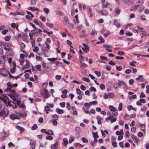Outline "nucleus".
Listing matches in <instances>:
<instances>
[{"label":"nucleus","mask_w":149,"mask_h":149,"mask_svg":"<svg viewBox=\"0 0 149 149\" xmlns=\"http://www.w3.org/2000/svg\"><path fill=\"white\" fill-rule=\"evenodd\" d=\"M43 92L41 93V95L45 98L47 99L49 96V93L48 91L45 88H42Z\"/></svg>","instance_id":"nucleus-1"},{"label":"nucleus","mask_w":149,"mask_h":149,"mask_svg":"<svg viewBox=\"0 0 149 149\" xmlns=\"http://www.w3.org/2000/svg\"><path fill=\"white\" fill-rule=\"evenodd\" d=\"M109 108L110 109L111 111H112V113L114 116H116L118 114L117 109L112 106H109Z\"/></svg>","instance_id":"nucleus-2"},{"label":"nucleus","mask_w":149,"mask_h":149,"mask_svg":"<svg viewBox=\"0 0 149 149\" xmlns=\"http://www.w3.org/2000/svg\"><path fill=\"white\" fill-rule=\"evenodd\" d=\"M10 118L12 120H14L15 119L19 120L20 119V116H18L15 114L12 113L9 116Z\"/></svg>","instance_id":"nucleus-3"},{"label":"nucleus","mask_w":149,"mask_h":149,"mask_svg":"<svg viewBox=\"0 0 149 149\" xmlns=\"http://www.w3.org/2000/svg\"><path fill=\"white\" fill-rule=\"evenodd\" d=\"M83 47L81 49L85 53H87L89 52V47L88 46L84 43H83Z\"/></svg>","instance_id":"nucleus-4"},{"label":"nucleus","mask_w":149,"mask_h":149,"mask_svg":"<svg viewBox=\"0 0 149 149\" xmlns=\"http://www.w3.org/2000/svg\"><path fill=\"white\" fill-rule=\"evenodd\" d=\"M70 20L68 17L65 16L64 17V19L63 21V24L64 25H66L68 24H70Z\"/></svg>","instance_id":"nucleus-5"},{"label":"nucleus","mask_w":149,"mask_h":149,"mask_svg":"<svg viewBox=\"0 0 149 149\" xmlns=\"http://www.w3.org/2000/svg\"><path fill=\"white\" fill-rule=\"evenodd\" d=\"M8 95L10 96V98L13 100L14 102L16 100V99L15 97V96L16 95V94L15 93H13V94L10 93L9 94H8Z\"/></svg>","instance_id":"nucleus-6"},{"label":"nucleus","mask_w":149,"mask_h":149,"mask_svg":"<svg viewBox=\"0 0 149 149\" xmlns=\"http://www.w3.org/2000/svg\"><path fill=\"white\" fill-rule=\"evenodd\" d=\"M114 24L118 28H119L120 26V24L117 19H115L113 20Z\"/></svg>","instance_id":"nucleus-7"},{"label":"nucleus","mask_w":149,"mask_h":149,"mask_svg":"<svg viewBox=\"0 0 149 149\" xmlns=\"http://www.w3.org/2000/svg\"><path fill=\"white\" fill-rule=\"evenodd\" d=\"M58 141H57L55 143L51 146V149H56L58 148Z\"/></svg>","instance_id":"nucleus-8"},{"label":"nucleus","mask_w":149,"mask_h":149,"mask_svg":"<svg viewBox=\"0 0 149 149\" xmlns=\"http://www.w3.org/2000/svg\"><path fill=\"white\" fill-rule=\"evenodd\" d=\"M132 138L134 141L136 143H137L139 142V139L138 138L134 135L132 134L131 136Z\"/></svg>","instance_id":"nucleus-9"},{"label":"nucleus","mask_w":149,"mask_h":149,"mask_svg":"<svg viewBox=\"0 0 149 149\" xmlns=\"http://www.w3.org/2000/svg\"><path fill=\"white\" fill-rule=\"evenodd\" d=\"M4 97H0V99L2 100L5 104H6L7 101L9 100V99L7 97L6 95H4Z\"/></svg>","instance_id":"nucleus-10"},{"label":"nucleus","mask_w":149,"mask_h":149,"mask_svg":"<svg viewBox=\"0 0 149 149\" xmlns=\"http://www.w3.org/2000/svg\"><path fill=\"white\" fill-rule=\"evenodd\" d=\"M90 105L89 103L86 102L85 103L83 107L84 110H86L87 109H89Z\"/></svg>","instance_id":"nucleus-11"},{"label":"nucleus","mask_w":149,"mask_h":149,"mask_svg":"<svg viewBox=\"0 0 149 149\" xmlns=\"http://www.w3.org/2000/svg\"><path fill=\"white\" fill-rule=\"evenodd\" d=\"M5 92L9 91L12 93H14L15 92V91L13 89H12L10 88H7L6 89H4Z\"/></svg>","instance_id":"nucleus-12"},{"label":"nucleus","mask_w":149,"mask_h":149,"mask_svg":"<svg viewBox=\"0 0 149 149\" xmlns=\"http://www.w3.org/2000/svg\"><path fill=\"white\" fill-rule=\"evenodd\" d=\"M8 113L6 114L5 111H0V116H3L4 117L7 116Z\"/></svg>","instance_id":"nucleus-13"},{"label":"nucleus","mask_w":149,"mask_h":149,"mask_svg":"<svg viewBox=\"0 0 149 149\" xmlns=\"http://www.w3.org/2000/svg\"><path fill=\"white\" fill-rule=\"evenodd\" d=\"M42 51L43 52V54L45 55V56L46 57H47V56L46 55L45 53H48V50L47 49V48L45 49L44 48L42 47Z\"/></svg>","instance_id":"nucleus-14"},{"label":"nucleus","mask_w":149,"mask_h":149,"mask_svg":"<svg viewBox=\"0 0 149 149\" xmlns=\"http://www.w3.org/2000/svg\"><path fill=\"white\" fill-rule=\"evenodd\" d=\"M10 102H12V103H13V102L11 101H9V100H8V101H7V102L5 104L7 106H9L10 107H11V106H13V108H14L15 107H16L17 106L16 105H15V107H14L13 105H12L10 103Z\"/></svg>","instance_id":"nucleus-15"},{"label":"nucleus","mask_w":149,"mask_h":149,"mask_svg":"<svg viewBox=\"0 0 149 149\" xmlns=\"http://www.w3.org/2000/svg\"><path fill=\"white\" fill-rule=\"evenodd\" d=\"M56 111L59 114H62L64 113L63 110L58 108L56 109Z\"/></svg>","instance_id":"nucleus-16"},{"label":"nucleus","mask_w":149,"mask_h":149,"mask_svg":"<svg viewBox=\"0 0 149 149\" xmlns=\"http://www.w3.org/2000/svg\"><path fill=\"white\" fill-rule=\"evenodd\" d=\"M118 83L119 86H121L122 85L124 86L126 85V83L122 80H119Z\"/></svg>","instance_id":"nucleus-17"},{"label":"nucleus","mask_w":149,"mask_h":149,"mask_svg":"<svg viewBox=\"0 0 149 149\" xmlns=\"http://www.w3.org/2000/svg\"><path fill=\"white\" fill-rule=\"evenodd\" d=\"M80 63L81 65L80 67L81 68H86L87 66V65L86 64L84 63V62H81Z\"/></svg>","instance_id":"nucleus-18"},{"label":"nucleus","mask_w":149,"mask_h":149,"mask_svg":"<svg viewBox=\"0 0 149 149\" xmlns=\"http://www.w3.org/2000/svg\"><path fill=\"white\" fill-rule=\"evenodd\" d=\"M47 144V142L45 141L42 142L40 144V146L42 148L45 147Z\"/></svg>","instance_id":"nucleus-19"},{"label":"nucleus","mask_w":149,"mask_h":149,"mask_svg":"<svg viewBox=\"0 0 149 149\" xmlns=\"http://www.w3.org/2000/svg\"><path fill=\"white\" fill-rule=\"evenodd\" d=\"M123 1L128 5H132L133 3L130 0H123Z\"/></svg>","instance_id":"nucleus-20"},{"label":"nucleus","mask_w":149,"mask_h":149,"mask_svg":"<svg viewBox=\"0 0 149 149\" xmlns=\"http://www.w3.org/2000/svg\"><path fill=\"white\" fill-rule=\"evenodd\" d=\"M138 7H139L137 5H136L134 6H132V7H131L130 9V10L132 11H135L136 9H137V8H138Z\"/></svg>","instance_id":"nucleus-21"},{"label":"nucleus","mask_w":149,"mask_h":149,"mask_svg":"<svg viewBox=\"0 0 149 149\" xmlns=\"http://www.w3.org/2000/svg\"><path fill=\"white\" fill-rule=\"evenodd\" d=\"M16 128L20 131H23L24 129V128L22 127L19 126L17 125L15 126Z\"/></svg>","instance_id":"nucleus-22"},{"label":"nucleus","mask_w":149,"mask_h":149,"mask_svg":"<svg viewBox=\"0 0 149 149\" xmlns=\"http://www.w3.org/2000/svg\"><path fill=\"white\" fill-rule=\"evenodd\" d=\"M26 64L24 65V67L25 68H29L30 67V65L29 63V61L27 60L26 61Z\"/></svg>","instance_id":"nucleus-23"},{"label":"nucleus","mask_w":149,"mask_h":149,"mask_svg":"<svg viewBox=\"0 0 149 149\" xmlns=\"http://www.w3.org/2000/svg\"><path fill=\"white\" fill-rule=\"evenodd\" d=\"M29 9L31 11L38 10H39L38 8L33 7H30L29 8Z\"/></svg>","instance_id":"nucleus-24"},{"label":"nucleus","mask_w":149,"mask_h":149,"mask_svg":"<svg viewBox=\"0 0 149 149\" xmlns=\"http://www.w3.org/2000/svg\"><path fill=\"white\" fill-rule=\"evenodd\" d=\"M97 33V31L94 29L92 30V31L91 33V36H94L96 35Z\"/></svg>","instance_id":"nucleus-25"},{"label":"nucleus","mask_w":149,"mask_h":149,"mask_svg":"<svg viewBox=\"0 0 149 149\" xmlns=\"http://www.w3.org/2000/svg\"><path fill=\"white\" fill-rule=\"evenodd\" d=\"M63 145L66 147L68 143V141L66 138H65L63 139Z\"/></svg>","instance_id":"nucleus-26"},{"label":"nucleus","mask_w":149,"mask_h":149,"mask_svg":"<svg viewBox=\"0 0 149 149\" xmlns=\"http://www.w3.org/2000/svg\"><path fill=\"white\" fill-rule=\"evenodd\" d=\"M37 0H30L31 4V5L35 6Z\"/></svg>","instance_id":"nucleus-27"},{"label":"nucleus","mask_w":149,"mask_h":149,"mask_svg":"<svg viewBox=\"0 0 149 149\" xmlns=\"http://www.w3.org/2000/svg\"><path fill=\"white\" fill-rule=\"evenodd\" d=\"M52 121V123L53 125L54 126H56L58 124V122L56 119H52L51 120Z\"/></svg>","instance_id":"nucleus-28"},{"label":"nucleus","mask_w":149,"mask_h":149,"mask_svg":"<svg viewBox=\"0 0 149 149\" xmlns=\"http://www.w3.org/2000/svg\"><path fill=\"white\" fill-rule=\"evenodd\" d=\"M46 134L50 135H52L54 134V133L52 130H50L48 131H47Z\"/></svg>","instance_id":"nucleus-29"},{"label":"nucleus","mask_w":149,"mask_h":149,"mask_svg":"<svg viewBox=\"0 0 149 149\" xmlns=\"http://www.w3.org/2000/svg\"><path fill=\"white\" fill-rule=\"evenodd\" d=\"M101 13L102 15H107L108 13V12L105 10H102L101 12Z\"/></svg>","instance_id":"nucleus-30"},{"label":"nucleus","mask_w":149,"mask_h":149,"mask_svg":"<svg viewBox=\"0 0 149 149\" xmlns=\"http://www.w3.org/2000/svg\"><path fill=\"white\" fill-rule=\"evenodd\" d=\"M140 35L141 36V38H142L143 37L146 36V33L145 31H141V33Z\"/></svg>","instance_id":"nucleus-31"},{"label":"nucleus","mask_w":149,"mask_h":149,"mask_svg":"<svg viewBox=\"0 0 149 149\" xmlns=\"http://www.w3.org/2000/svg\"><path fill=\"white\" fill-rule=\"evenodd\" d=\"M55 12L57 15H62V16L63 15V13L59 10H56L55 11Z\"/></svg>","instance_id":"nucleus-32"},{"label":"nucleus","mask_w":149,"mask_h":149,"mask_svg":"<svg viewBox=\"0 0 149 149\" xmlns=\"http://www.w3.org/2000/svg\"><path fill=\"white\" fill-rule=\"evenodd\" d=\"M57 58H48L47 59L48 61H52V62H54L56 60H57Z\"/></svg>","instance_id":"nucleus-33"},{"label":"nucleus","mask_w":149,"mask_h":149,"mask_svg":"<svg viewBox=\"0 0 149 149\" xmlns=\"http://www.w3.org/2000/svg\"><path fill=\"white\" fill-rule=\"evenodd\" d=\"M19 115L20 116H21L22 118L25 117L26 116V114L25 113L22 114V113L20 111L18 113Z\"/></svg>","instance_id":"nucleus-34"},{"label":"nucleus","mask_w":149,"mask_h":149,"mask_svg":"<svg viewBox=\"0 0 149 149\" xmlns=\"http://www.w3.org/2000/svg\"><path fill=\"white\" fill-rule=\"evenodd\" d=\"M92 134L93 135L94 138L95 137V138H98L99 137L97 134V132H92Z\"/></svg>","instance_id":"nucleus-35"},{"label":"nucleus","mask_w":149,"mask_h":149,"mask_svg":"<svg viewBox=\"0 0 149 149\" xmlns=\"http://www.w3.org/2000/svg\"><path fill=\"white\" fill-rule=\"evenodd\" d=\"M46 25L47 26L50 28H52L53 27V24H50L49 22H47L46 23Z\"/></svg>","instance_id":"nucleus-36"},{"label":"nucleus","mask_w":149,"mask_h":149,"mask_svg":"<svg viewBox=\"0 0 149 149\" xmlns=\"http://www.w3.org/2000/svg\"><path fill=\"white\" fill-rule=\"evenodd\" d=\"M82 80L85 81H86L87 82H90V79L86 77H84L82 78Z\"/></svg>","instance_id":"nucleus-37"},{"label":"nucleus","mask_w":149,"mask_h":149,"mask_svg":"<svg viewBox=\"0 0 149 149\" xmlns=\"http://www.w3.org/2000/svg\"><path fill=\"white\" fill-rule=\"evenodd\" d=\"M46 138L47 140H52L53 139V137L51 136H47Z\"/></svg>","instance_id":"nucleus-38"},{"label":"nucleus","mask_w":149,"mask_h":149,"mask_svg":"<svg viewBox=\"0 0 149 149\" xmlns=\"http://www.w3.org/2000/svg\"><path fill=\"white\" fill-rule=\"evenodd\" d=\"M116 69L117 70L120 71H121L122 69V68L121 66H118L117 65H116Z\"/></svg>","instance_id":"nucleus-39"},{"label":"nucleus","mask_w":149,"mask_h":149,"mask_svg":"<svg viewBox=\"0 0 149 149\" xmlns=\"http://www.w3.org/2000/svg\"><path fill=\"white\" fill-rule=\"evenodd\" d=\"M100 58L101 60H106L107 61L109 60V59H107V57L105 56H100Z\"/></svg>","instance_id":"nucleus-40"},{"label":"nucleus","mask_w":149,"mask_h":149,"mask_svg":"<svg viewBox=\"0 0 149 149\" xmlns=\"http://www.w3.org/2000/svg\"><path fill=\"white\" fill-rule=\"evenodd\" d=\"M81 139L83 143H88V139L84 137H82Z\"/></svg>","instance_id":"nucleus-41"},{"label":"nucleus","mask_w":149,"mask_h":149,"mask_svg":"<svg viewBox=\"0 0 149 149\" xmlns=\"http://www.w3.org/2000/svg\"><path fill=\"white\" fill-rule=\"evenodd\" d=\"M143 3V0H139V1L137 3L136 5L139 7V6L141 5Z\"/></svg>","instance_id":"nucleus-42"},{"label":"nucleus","mask_w":149,"mask_h":149,"mask_svg":"<svg viewBox=\"0 0 149 149\" xmlns=\"http://www.w3.org/2000/svg\"><path fill=\"white\" fill-rule=\"evenodd\" d=\"M143 135V133L141 132H139L137 134V136L139 137H141Z\"/></svg>","instance_id":"nucleus-43"},{"label":"nucleus","mask_w":149,"mask_h":149,"mask_svg":"<svg viewBox=\"0 0 149 149\" xmlns=\"http://www.w3.org/2000/svg\"><path fill=\"white\" fill-rule=\"evenodd\" d=\"M103 47L105 48H111L112 47V45H109L104 44L103 45Z\"/></svg>","instance_id":"nucleus-44"},{"label":"nucleus","mask_w":149,"mask_h":149,"mask_svg":"<svg viewBox=\"0 0 149 149\" xmlns=\"http://www.w3.org/2000/svg\"><path fill=\"white\" fill-rule=\"evenodd\" d=\"M38 127V126L36 124L34 125L31 127V130H36Z\"/></svg>","instance_id":"nucleus-45"},{"label":"nucleus","mask_w":149,"mask_h":149,"mask_svg":"<svg viewBox=\"0 0 149 149\" xmlns=\"http://www.w3.org/2000/svg\"><path fill=\"white\" fill-rule=\"evenodd\" d=\"M40 18L43 22H44L46 20L45 17L42 15H41L40 17Z\"/></svg>","instance_id":"nucleus-46"},{"label":"nucleus","mask_w":149,"mask_h":149,"mask_svg":"<svg viewBox=\"0 0 149 149\" xmlns=\"http://www.w3.org/2000/svg\"><path fill=\"white\" fill-rule=\"evenodd\" d=\"M41 65H37L35 66V67L36 68L37 70L39 71L41 69Z\"/></svg>","instance_id":"nucleus-47"},{"label":"nucleus","mask_w":149,"mask_h":149,"mask_svg":"<svg viewBox=\"0 0 149 149\" xmlns=\"http://www.w3.org/2000/svg\"><path fill=\"white\" fill-rule=\"evenodd\" d=\"M10 36H7L4 37V39L6 41H8L10 40Z\"/></svg>","instance_id":"nucleus-48"},{"label":"nucleus","mask_w":149,"mask_h":149,"mask_svg":"<svg viewBox=\"0 0 149 149\" xmlns=\"http://www.w3.org/2000/svg\"><path fill=\"white\" fill-rule=\"evenodd\" d=\"M39 48L38 47L36 46L35 48L33 49V51L35 52H37L38 51Z\"/></svg>","instance_id":"nucleus-49"},{"label":"nucleus","mask_w":149,"mask_h":149,"mask_svg":"<svg viewBox=\"0 0 149 149\" xmlns=\"http://www.w3.org/2000/svg\"><path fill=\"white\" fill-rule=\"evenodd\" d=\"M97 103V102L96 100L92 101L90 103V105H93L94 104H96Z\"/></svg>","instance_id":"nucleus-50"},{"label":"nucleus","mask_w":149,"mask_h":149,"mask_svg":"<svg viewBox=\"0 0 149 149\" xmlns=\"http://www.w3.org/2000/svg\"><path fill=\"white\" fill-rule=\"evenodd\" d=\"M43 10L47 14H48L49 11V10L48 8H45L43 9Z\"/></svg>","instance_id":"nucleus-51"},{"label":"nucleus","mask_w":149,"mask_h":149,"mask_svg":"<svg viewBox=\"0 0 149 149\" xmlns=\"http://www.w3.org/2000/svg\"><path fill=\"white\" fill-rule=\"evenodd\" d=\"M100 87L102 90H104L105 88V87L104 85L103 84H101L100 85Z\"/></svg>","instance_id":"nucleus-52"},{"label":"nucleus","mask_w":149,"mask_h":149,"mask_svg":"<svg viewBox=\"0 0 149 149\" xmlns=\"http://www.w3.org/2000/svg\"><path fill=\"white\" fill-rule=\"evenodd\" d=\"M95 73L98 77H100L101 76V73L99 71H95Z\"/></svg>","instance_id":"nucleus-53"},{"label":"nucleus","mask_w":149,"mask_h":149,"mask_svg":"<svg viewBox=\"0 0 149 149\" xmlns=\"http://www.w3.org/2000/svg\"><path fill=\"white\" fill-rule=\"evenodd\" d=\"M47 85L48 83L47 82H46L42 84V86L43 87V88H46L47 87Z\"/></svg>","instance_id":"nucleus-54"},{"label":"nucleus","mask_w":149,"mask_h":149,"mask_svg":"<svg viewBox=\"0 0 149 149\" xmlns=\"http://www.w3.org/2000/svg\"><path fill=\"white\" fill-rule=\"evenodd\" d=\"M76 92L78 94L80 95L81 94V91L79 88H77L76 89Z\"/></svg>","instance_id":"nucleus-55"},{"label":"nucleus","mask_w":149,"mask_h":149,"mask_svg":"<svg viewBox=\"0 0 149 149\" xmlns=\"http://www.w3.org/2000/svg\"><path fill=\"white\" fill-rule=\"evenodd\" d=\"M112 145L114 148H116L117 147V144L116 142H112Z\"/></svg>","instance_id":"nucleus-56"},{"label":"nucleus","mask_w":149,"mask_h":149,"mask_svg":"<svg viewBox=\"0 0 149 149\" xmlns=\"http://www.w3.org/2000/svg\"><path fill=\"white\" fill-rule=\"evenodd\" d=\"M144 7L143 6H141L139 10V12H141L144 9Z\"/></svg>","instance_id":"nucleus-57"},{"label":"nucleus","mask_w":149,"mask_h":149,"mask_svg":"<svg viewBox=\"0 0 149 149\" xmlns=\"http://www.w3.org/2000/svg\"><path fill=\"white\" fill-rule=\"evenodd\" d=\"M119 145L120 146L121 148H124L123 142H120L119 143Z\"/></svg>","instance_id":"nucleus-58"},{"label":"nucleus","mask_w":149,"mask_h":149,"mask_svg":"<svg viewBox=\"0 0 149 149\" xmlns=\"http://www.w3.org/2000/svg\"><path fill=\"white\" fill-rule=\"evenodd\" d=\"M122 104L121 103L119 104V107L118 108V110L119 111H121L122 110Z\"/></svg>","instance_id":"nucleus-59"},{"label":"nucleus","mask_w":149,"mask_h":149,"mask_svg":"<svg viewBox=\"0 0 149 149\" xmlns=\"http://www.w3.org/2000/svg\"><path fill=\"white\" fill-rule=\"evenodd\" d=\"M25 47V44L23 43L22 42L20 44V47L21 49H24Z\"/></svg>","instance_id":"nucleus-60"},{"label":"nucleus","mask_w":149,"mask_h":149,"mask_svg":"<svg viewBox=\"0 0 149 149\" xmlns=\"http://www.w3.org/2000/svg\"><path fill=\"white\" fill-rule=\"evenodd\" d=\"M108 96L110 98L111 97H113L114 96V95L112 93H109L108 94Z\"/></svg>","instance_id":"nucleus-61"},{"label":"nucleus","mask_w":149,"mask_h":149,"mask_svg":"<svg viewBox=\"0 0 149 149\" xmlns=\"http://www.w3.org/2000/svg\"><path fill=\"white\" fill-rule=\"evenodd\" d=\"M145 94L143 92H141V93L140 95V98H142V97H145Z\"/></svg>","instance_id":"nucleus-62"},{"label":"nucleus","mask_w":149,"mask_h":149,"mask_svg":"<svg viewBox=\"0 0 149 149\" xmlns=\"http://www.w3.org/2000/svg\"><path fill=\"white\" fill-rule=\"evenodd\" d=\"M8 31V30L7 29H5L1 33L3 35L6 34Z\"/></svg>","instance_id":"nucleus-63"},{"label":"nucleus","mask_w":149,"mask_h":149,"mask_svg":"<svg viewBox=\"0 0 149 149\" xmlns=\"http://www.w3.org/2000/svg\"><path fill=\"white\" fill-rule=\"evenodd\" d=\"M99 39L101 40V42H104V39L102 37V36H100L98 38Z\"/></svg>","instance_id":"nucleus-64"}]
</instances>
